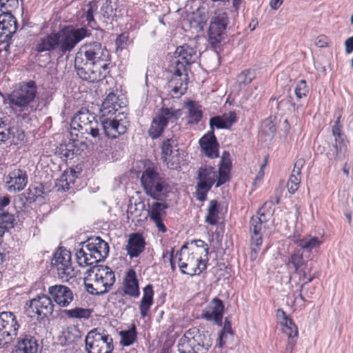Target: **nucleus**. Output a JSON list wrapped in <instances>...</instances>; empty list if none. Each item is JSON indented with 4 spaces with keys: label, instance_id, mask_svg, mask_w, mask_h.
I'll list each match as a JSON object with an SVG mask.
<instances>
[{
    "label": "nucleus",
    "instance_id": "60",
    "mask_svg": "<svg viewBox=\"0 0 353 353\" xmlns=\"http://www.w3.org/2000/svg\"><path fill=\"white\" fill-rule=\"evenodd\" d=\"M276 316L282 325L283 323H286L288 320L292 319L290 318L286 313L282 309H278L276 312Z\"/></svg>",
    "mask_w": 353,
    "mask_h": 353
},
{
    "label": "nucleus",
    "instance_id": "4",
    "mask_svg": "<svg viewBox=\"0 0 353 353\" xmlns=\"http://www.w3.org/2000/svg\"><path fill=\"white\" fill-rule=\"evenodd\" d=\"M84 279L86 291L92 295L100 296L108 293L115 283V274L107 265H95L86 272Z\"/></svg>",
    "mask_w": 353,
    "mask_h": 353
},
{
    "label": "nucleus",
    "instance_id": "20",
    "mask_svg": "<svg viewBox=\"0 0 353 353\" xmlns=\"http://www.w3.org/2000/svg\"><path fill=\"white\" fill-rule=\"evenodd\" d=\"M81 244L89 251V254H92L94 259L103 261L108 255L109 245L99 236L90 237Z\"/></svg>",
    "mask_w": 353,
    "mask_h": 353
},
{
    "label": "nucleus",
    "instance_id": "17",
    "mask_svg": "<svg viewBox=\"0 0 353 353\" xmlns=\"http://www.w3.org/2000/svg\"><path fill=\"white\" fill-rule=\"evenodd\" d=\"M24 132L17 125L0 118V145H17L24 138Z\"/></svg>",
    "mask_w": 353,
    "mask_h": 353
},
{
    "label": "nucleus",
    "instance_id": "8",
    "mask_svg": "<svg viewBox=\"0 0 353 353\" xmlns=\"http://www.w3.org/2000/svg\"><path fill=\"white\" fill-rule=\"evenodd\" d=\"M37 93V86L34 81L29 80L19 83L18 88L14 90L8 96L10 104L21 110L32 107Z\"/></svg>",
    "mask_w": 353,
    "mask_h": 353
},
{
    "label": "nucleus",
    "instance_id": "31",
    "mask_svg": "<svg viewBox=\"0 0 353 353\" xmlns=\"http://www.w3.org/2000/svg\"><path fill=\"white\" fill-rule=\"evenodd\" d=\"M267 221H263L262 218L258 216H252L250 220V232L251 234V242H254L256 245L262 244L261 229L262 225Z\"/></svg>",
    "mask_w": 353,
    "mask_h": 353
},
{
    "label": "nucleus",
    "instance_id": "44",
    "mask_svg": "<svg viewBox=\"0 0 353 353\" xmlns=\"http://www.w3.org/2000/svg\"><path fill=\"white\" fill-rule=\"evenodd\" d=\"M226 334H230L232 336L234 334V332L232 328L231 322L228 319V317L225 318L223 328L219 334L218 345L219 347H222L223 346V345L225 343V341H224V338L225 337Z\"/></svg>",
    "mask_w": 353,
    "mask_h": 353
},
{
    "label": "nucleus",
    "instance_id": "59",
    "mask_svg": "<svg viewBox=\"0 0 353 353\" xmlns=\"http://www.w3.org/2000/svg\"><path fill=\"white\" fill-rule=\"evenodd\" d=\"M9 0H0V8L7 9H14L18 7V0H14V3H10Z\"/></svg>",
    "mask_w": 353,
    "mask_h": 353
},
{
    "label": "nucleus",
    "instance_id": "22",
    "mask_svg": "<svg viewBox=\"0 0 353 353\" xmlns=\"http://www.w3.org/2000/svg\"><path fill=\"white\" fill-rule=\"evenodd\" d=\"M201 152L210 159L217 158L219 155V143L214 132H208L199 141Z\"/></svg>",
    "mask_w": 353,
    "mask_h": 353
},
{
    "label": "nucleus",
    "instance_id": "51",
    "mask_svg": "<svg viewBox=\"0 0 353 353\" xmlns=\"http://www.w3.org/2000/svg\"><path fill=\"white\" fill-rule=\"evenodd\" d=\"M186 65H187L181 61V60H177L176 61L172 77H173V81H175L177 77H182L183 76L185 77V74H188Z\"/></svg>",
    "mask_w": 353,
    "mask_h": 353
},
{
    "label": "nucleus",
    "instance_id": "24",
    "mask_svg": "<svg viewBox=\"0 0 353 353\" xmlns=\"http://www.w3.org/2000/svg\"><path fill=\"white\" fill-rule=\"evenodd\" d=\"M39 344L36 337L29 333H23L17 339V343L12 353H37Z\"/></svg>",
    "mask_w": 353,
    "mask_h": 353
},
{
    "label": "nucleus",
    "instance_id": "55",
    "mask_svg": "<svg viewBox=\"0 0 353 353\" xmlns=\"http://www.w3.org/2000/svg\"><path fill=\"white\" fill-rule=\"evenodd\" d=\"M128 41V35L127 33H121L120 34L115 40V45L117 47V50H122L127 46V42Z\"/></svg>",
    "mask_w": 353,
    "mask_h": 353
},
{
    "label": "nucleus",
    "instance_id": "21",
    "mask_svg": "<svg viewBox=\"0 0 353 353\" xmlns=\"http://www.w3.org/2000/svg\"><path fill=\"white\" fill-rule=\"evenodd\" d=\"M224 304L219 298H214L202 311L201 317L215 325L222 326Z\"/></svg>",
    "mask_w": 353,
    "mask_h": 353
},
{
    "label": "nucleus",
    "instance_id": "40",
    "mask_svg": "<svg viewBox=\"0 0 353 353\" xmlns=\"http://www.w3.org/2000/svg\"><path fill=\"white\" fill-rule=\"evenodd\" d=\"M272 200L265 201L263 206L257 211L258 216L262 218L263 221H268L273 216L274 209Z\"/></svg>",
    "mask_w": 353,
    "mask_h": 353
},
{
    "label": "nucleus",
    "instance_id": "28",
    "mask_svg": "<svg viewBox=\"0 0 353 353\" xmlns=\"http://www.w3.org/2000/svg\"><path fill=\"white\" fill-rule=\"evenodd\" d=\"M145 242L143 236L139 233L132 234L126 245L127 254L131 259L137 257L145 250Z\"/></svg>",
    "mask_w": 353,
    "mask_h": 353
},
{
    "label": "nucleus",
    "instance_id": "35",
    "mask_svg": "<svg viewBox=\"0 0 353 353\" xmlns=\"http://www.w3.org/2000/svg\"><path fill=\"white\" fill-rule=\"evenodd\" d=\"M168 208V205L166 203L162 202H154L150 205V210H148V214L150 219L153 221L162 219L165 216V209Z\"/></svg>",
    "mask_w": 353,
    "mask_h": 353
},
{
    "label": "nucleus",
    "instance_id": "37",
    "mask_svg": "<svg viewBox=\"0 0 353 353\" xmlns=\"http://www.w3.org/2000/svg\"><path fill=\"white\" fill-rule=\"evenodd\" d=\"M188 108V116L190 118L189 123H198L203 116V112L201 109V105H198L193 101H190L187 103Z\"/></svg>",
    "mask_w": 353,
    "mask_h": 353
},
{
    "label": "nucleus",
    "instance_id": "43",
    "mask_svg": "<svg viewBox=\"0 0 353 353\" xmlns=\"http://www.w3.org/2000/svg\"><path fill=\"white\" fill-rule=\"evenodd\" d=\"M277 108L284 112L294 111L296 104L294 102L293 97L290 95L284 97L278 102Z\"/></svg>",
    "mask_w": 353,
    "mask_h": 353
},
{
    "label": "nucleus",
    "instance_id": "13",
    "mask_svg": "<svg viewBox=\"0 0 353 353\" xmlns=\"http://www.w3.org/2000/svg\"><path fill=\"white\" fill-rule=\"evenodd\" d=\"M13 9H7L0 13V44H5V50H8L12 38L17 30V21L11 13Z\"/></svg>",
    "mask_w": 353,
    "mask_h": 353
},
{
    "label": "nucleus",
    "instance_id": "7",
    "mask_svg": "<svg viewBox=\"0 0 353 353\" xmlns=\"http://www.w3.org/2000/svg\"><path fill=\"white\" fill-rule=\"evenodd\" d=\"M229 23L228 14L223 10H216L210 19L208 28V41L216 52L221 49V42L226 36V30Z\"/></svg>",
    "mask_w": 353,
    "mask_h": 353
},
{
    "label": "nucleus",
    "instance_id": "58",
    "mask_svg": "<svg viewBox=\"0 0 353 353\" xmlns=\"http://www.w3.org/2000/svg\"><path fill=\"white\" fill-rule=\"evenodd\" d=\"M180 83H182V87L188 89V74H185V77H177L175 81H173V77L171 78L170 81L169 86H172V85H180Z\"/></svg>",
    "mask_w": 353,
    "mask_h": 353
},
{
    "label": "nucleus",
    "instance_id": "10",
    "mask_svg": "<svg viewBox=\"0 0 353 353\" xmlns=\"http://www.w3.org/2000/svg\"><path fill=\"white\" fill-rule=\"evenodd\" d=\"M181 115L180 109L172 108H161L152 119L150 127L148 131L152 139L159 138L164 132L169 122L174 123Z\"/></svg>",
    "mask_w": 353,
    "mask_h": 353
},
{
    "label": "nucleus",
    "instance_id": "12",
    "mask_svg": "<svg viewBox=\"0 0 353 353\" xmlns=\"http://www.w3.org/2000/svg\"><path fill=\"white\" fill-rule=\"evenodd\" d=\"M127 295L131 298L137 299L140 295L139 284L137 277L136 272L133 269H130L124 277L123 288L110 296L111 299L118 301L119 303L124 304L123 296Z\"/></svg>",
    "mask_w": 353,
    "mask_h": 353
},
{
    "label": "nucleus",
    "instance_id": "62",
    "mask_svg": "<svg viewBox=\"0 0 353 353\" xmlns=\"http://www.w3.org/2000/svg\"><path fill=\"white\" fill-rule=\"evenodd\" d=\"M305 164V160L302 158L299 159L294 163L292 173H295L301 175V169Z\"/></svg>",
    "mask_w": 353,
    "mask_h": 353
},
{
    "label": "nucleus",
    "instance_id": "19",
    "mask_svg": "<svg viewBox=\"0 0 353 353\" xmlns=\"http://www.w3.org/2000/svg\"><path fill=\"white\" fill-rule=\"evenodd\" d=\"M48 292L51 300H53L60 307H68L74 299L72 291L69 287L64 285H51L48 288Z\"/></svg>",
    "mask_w": 353,
    "mask_h": 353
},
{
    "label": "nucleus",
    "instance_id": "9",
    "mask_svg": "<svg viewBox=\"0 0 353 353\" xmlns=\"http://www.w3.org/2000/svg\"><path fill=\"white\" fill-rule=\"evenodd\" d=\"M179 267L182 274L190 276L199 275L206 269V262L201 259L197 252L190 253L187 245H183L180 251L177 252Z\"/></svg>",
    "mask_w": 353,
    "mask_h": 353
},
{
    "label": "nucleus",
    "instance_id": "57",
    "mask_svg": "<svg viewBox=\"0 0 353 353\" xmlns=\"http://www.w3.org/2000/svg\"><path fill=\"white\" fill-rule=\"evenodd\" d=\"M230 171H225V170H219V174L217 175V180H216V187L218 188V187H220L221 185H222L223 184H224L225 183H226L227 181H229L230 179V177H229V173H230Z\"/></svg>",
    "mask_w": 353,
    "mask_h": 353
},
{
    "label": "nucleus",
    "instance_id": "45",
    "mask_svg": "<svg viewBox=\"0 0 353 353\" xmlns=\"http://www.w3.org/2000/svg\"><path fill=\"white\" fill-rule=\"evenodd\" d=\"M283 332L288 336L289 339H295L298 336V329L292 319L288 320L286 323H283Z\"/></svg>",
    "mask_w": 353,
    "mask_h": 353
},
{
    "label": "nucleus",
    "instance_id": "38",
    "mask_svg": "<svg viewBox=\"0 0 353 353\" xmlns=\"http://www.w3.org/2000/svg\"><path fill=\"white\" fill-rule=\"evenodd\" d=\"M121 336L120 343L123 346H130L134 343L137 340V332L134 324L131 325V327L128 330H122L119 332Z\"/></svg>",
    "mask_w": 353,
    "mask_h": 353
},
{
    "label": "nucleus",
    "instance_id": "1",
    "mask_svg": "<svg viewBox=\"0 0 353 353\" xmlns=\"http://www.w3.org/2000/svg\"><path fill=\"white\" fill-rule=\"evenodd\" d=\"M99 121L97 116L87 109H82L77 112L71 121V128L92 136L96 140L102 139L100 134V127L102 128L104 134L109 139H115L124 134L130 126L128 114L122 112L117 115L99 116Z\"/></svg>",
    "mask_w": 353,
    "mask_h": 353
},
{
    "label": "nucleus",
    "instance_id": "32",
    "mask_svg": "<svg viewBox=\"0 0 353 353\" xmlns=\"http://www.w3.org/2000/svg\"><path fill=\"white\" fill-rule=\"evenodd\" d=\"M154 290L152 284H148L143 288V294L139 305L140 314L143 318L148 315L153 304Z\"/></svg>",
    "mask_w": 353,
    "mask_h": 353
},
{
    "label": "nucleus",
    "instance_id": "33",
    "mask_svg": "<svg viewBox=\"0 0 353 353\" xmlns=\"http://www.w3.org/2000/svg\"><path fill=\"white\" fill-rule=\"evenodd\" d=\"M75 256L77 259V262L79 266L85 267V266H91L94 264H96L99 262L103 261L102 260H98V259L93 258L92 254H89V251L87 250H85L83 247L80 249L77 250L75 253Z\"/></svg>",
    "mask_w": 353,
    "mask_h": 353
},
{
    "label": "nucleus",
    "instance_id": "14",
    "mask_svg": "<svg viewBox=\"0 0 353 353\" xmlns=\"http://www.w3.org/2000/svg\"><path fill=\"white\" fill-rule=\"evenodd\" d=\"M19 324L16 316L11 312L0 313V345L10 343L17 336Z\"/></svg>",
    "mask_w": 353,
    "mask_h": 353
},
{
    "label": "nucleus",
    "instance_id": "16",
    "mask_svg": "<svg viewBox=\"0 0 353 353\" xmlns=\"http://www.w3.org/2000/svg\"><path fill=\"white\" fill-rule=\"evenodd\" d=\"M27 305H28V312L34 314V315L29 314L31 317L37 314L38 319H43L53 312L54 304L50 297L46 294H38L30 300Z\"/></svg>",
    "mask_w": 353,
    "mask_h": 353
},
{
    "label": "nucleus",
    "instance_id": "27",
    "mask_svg": "<svg viewBox=\"0 0 353 353\" xmlns=\"http://www.w3.org/2000/svg\"><path fill=\"white\" fill-rule=\"evenodd\" d=\"M217 174L212 166L203 165L199 168L197 174L199 186L205 188L212 187L216 182Z\"/></svg>",
    "mask_w": 353,
    "mask_h": 353
},
{
    "label": "nucleus",
    "instance_id": "23",
    "mask_svg": "<svg viewBox=\"0 0 353 353\" xmlns=\"http://www.w3.org/2000/svg\"><path fill=\"white\" fill-rule=\"evenodd\" d=\"M125 104L119 99V96L114 92H110L103 100L100 108L99 116L117 115L119 110L125 107Z\"/></svg>",
    "mask_w": 353,
    "mask_h": 353
},
{
    "label": "nucleus",
    "instance_id": "42",
    "mask_svg": "<svg viewBox=\"0 0 353 353\" xmlns=\"http://www.w3.org/2000/svg\"><path fill=\"white\" fill-rule=\"evenodd\" d=\"M347 140L346 139L345 136H339V137H335V142L333 143V147L334 148V152L336 157H340L347 150Z\"/></svg>",
    "mask_w": 353,
    "mask_h": 353
},
{
    "label": "nucleus",
    "instance_id": "30",
    "mask_svg": "<svg viewBox=\"0 0 353 353\" xmlns=\"http://www.w3.org/2000/svg\"><path fill=\"white\" fill-rule=\"evenodd\" d=\"M174 55L185 64L190 65L194 63L196 57V50L188 44L178 46L174 52Z\"/></svg>",
    "mask_w": 353,
    "mask_h": 353
},
{
    "label": "nucleus",
    "instance_id": "54",
    "mask_svg": "<svg viewBox=\"0 0 353 353\" xmlns=\"http://www.w3.org/2000/svg\"><path fill=\"white\" fill-rule=\"evenodd\" d=\"M114 8L112 2L106 0L101 8V12L103 17L105 19H110L113 14Z\"/></svg>",
    "mask_w": 353,
    "mask_h": 353
},
{
    "label": "nucleus",
    "instance_id": "18",
    "mask_svg": "<svg viewBox=\"0 0 353 353\" xmlns=\"http://www.w3.org/2000/svg\"><path fill=\"white\" fill-rule=\"evenodd\" d=\"M5 179L6 189L10 192H17L23 190L28 182V173L22 169L11 170Z\"/></svg>",
    "mask_w": 353,
    "mask_h": 353
},
{
    "label": "nucleus",
    "instance_id": "25",
    "mask_svg": "<svg viewBox=\"0 0 353 353\" xmlns=\"http://www.w3.org/2000/svg\"><path fill=\"white\" fill-rule=\"evenodd\" d=\"M303 252L301 250H294L289 259V264L293 265L296 273L306 278V275L312 270V266L309 261L304 259Z\"/></svg>",
    "mask_w": 353,
    "mask_h": 353
},
{
    "label": "nucleus",
    "instance_id": "29",
    "mask_svg": "<svg viewBox=\"0 0 353 353\" xmlns=\"http://www.w3.org/2000/svg\"><path fill=\"white\" fill-rule=\"evenodd\" d=\"M79 143L77 139H70L68 143L60 144L56 148V154L65 161L72 159L79 154Z\"/></svg>",
    "mask_w": 353,
    "mask_h": 353
},
{
    "label": "nucleus",
    "instance_id": "11",
    "mask_svg": "<svg viewBox=\"0 0 353 353\" xmlns=\"http://www.w3.org/2000/svg\"><path fill=\"white\" fill-rule=\"evenodd\" d=\"M85 343L88 353H112L114 350L112 336L105 330L99 332L96 328L88 333Z\"/></svg>",
    "mask_w": 353,
    "mask_h": 353
},
{
    "label": "nucleus",
    "instance_id": "2",
    "mask_svg": "<svg viewBox=\"0 0 353 353\" xmlns=\"http://www.w3.org/2000/svg\"><path fill=\"white\" fill-rule=\"evenodd\" d=\"M111 55L101 43L83 44L76 54L74 69L83 81L94 83L105 79L110 72Z\"/></svg>",
    "mask_w": 353,
    "mask_h": 353
},
{
    "label": "nucleus",
    "instance_id": "63",
    "mask_svg": "<svg viewBox=\"0 0 353 353\" xmlns=\"http://www.w3.org/2000/svg\"><path fill=\"white\" fill-rule=\"evenodd\" d=\"M10 203V198L8 195L0 196V212L6 210L5 208Z\"/></svg>",
    "mask_w": 353,
    "mask_h": 353
},
{
    "label": "nucleus",
    "instance_id": "52",
    "mask_svg": "<svg viewBox=\"0 0 353 353\" xmlns=\"http://www.w3.org/2000/svg\"><path fill=\"white\" fill-rule=\"evenodd\" d=\"M253 79L252 72L249 70H245L237 76L236 81L239 85H246L250 84Z\"/></svg>",
    "mask_w": 353,
    "mask_h": 353
},
{
    "label": "nucleus",
    "instance_id": "36",
    "mask_svg": "<svg viewBox=\"0 0 353 353\" xmlns=\"http://www.w3.org/2000/svg\"><path fill=\"white\" fill-rule=\"evenodd\" d=\"M219 203L216 200H211L208 208V214L205 221L211 225H215L218 223L219 213Z\"/></svg>",
    "mask_w": 353,
    "mask_h": 353
},
{
    "label": "nucleus",
    "instance_id": "53",
    "mask_svg": "<svg viewBox=\"0 0 353 353\" xmlns=\"http://www.w3.org/2000/svg\"><path fill=\"white\" fill-rule=\"evenodd\" d=\"M163 162L167 165V167L171 170H176L179 167L180 160L178 154H172V156H166L161 157Z\"/></svg>",
    "mask_w": 353,
    "mask_h": 353
},
{
    "label": "nucleus",
    "instance_id": "50",
    "mask_svg": "<svg viewBox=\"0 0 353 353\" xmlns=\"http://www.w3.org/2000/svg\"><path fill=\"white\" fill-rule=\"evenodd\" d=\"M232 168V162L230 159V154L228 151H224L222 153L220 162L219 163V170L230 171Z\"/></svg>",
    "mask_w": 353,
    "mask_h": 353
},
{
    "label": "nucleus",
    "instance_id": "26",
    "mask_svg": "<svg viewBox=\"0 0 353 353\" xmlns=\"http://www.w3.org/2000/svg\"><path fill=\"white\" fill-rule=\"evenodd\" d=\"M236 121L237 117L234 112H230L228 114H224L222 116L212 117L210 119V130L209 132H214V128L230 129Z\"/></svg>",
    "mask_w": 353,
    "mask_h": 353
},
{
    "label": "nucleus",
    "instance_id": "56",
    "mask_svg": "<svg viewBox=\"0 0 353 353\" xmlns=\"http://www.w3.org/2000/svg\"><path fill=\"white\" fill-rule=\"evenodd\" d=\"M211 187L202 188L199 186V183H197L195 192L196 199L200 201H205L207 199V194L211 190Z\"/></svg>",
    "mask_w": 353,
    "mask_h": 353
},
{
    "label": "nucleus",
    "instance_id": "49",
    "mask_svg": "<svg viewBox=\"0 0 353 353\" xmlns=\"http://www.w3.org/2000/svg\"><path fill=\"white\" fill-rule=\"evenodd\" d=\"M79 334V330L75 327L68 329L63 332L65 341L68 343L77 342L81 339Z\"/></svg>",
    "mask_w": 353,
    "mask_h": 353
},
{
    "label": "nucleus",
    "instance_id": "39",
    "mask_svg": "<svg viewBox=\"0 0 353 353\" xmlns=\"http://www.w3.org/2000/svg\"><path fill=\"white\" fill-rule=\"evenodd\" d=\"M322 241L316 236H307L303 237L301 242H300L299 250H305L307 252H311L313 250L317 249L321 245Z\"/></svg>",
    "mask_w": 353,
    "mask_h": 353
},
{
    "label": "nucleus",
    "instance_id": "46",
    "mask_svg": "<svg viewBox=\"0 0 353 353\" xmlns=\"http://www.w3.org/2000/svg\"><path fill=\"white\" fill-rule=\"evenodd\" d=\"M301 183V175L295 173L291 174L287 183V188L290 194H294L299 189Z\"/></svg>",
    "mask_w": 353,
    "mask_h": 353
},
{
    "label": "nucleus",
    "instance_id": "15",
    "mask_svg": "<svg viewBox=\"0 0 353 353\" xmlns=\"http://www.w3.org/2000/svg\"><path fill=\"white\" fill-rule=\"evenodd\" d=\"M61 279L68 280L74 276V270L71 263V253L66 249L59 248L54 254L51 261Z\"/></svg>",
    "mask_w": 353,
    "mask_h": 353
},
{
    "label": "nucleus",
    "instance_id": "48",
    "mask_svg": "<svg viewBox=\"0 0 353 353\" xmlns=\"http://www.w3.org/2000/svg\"><path fill=\"white\" fill-rule=\"evenodd\" d=\"M175 141L173 139H167L164 140L161 146V157L172 156L174 154L173 146Z\"/></svg>",
    "mask_w": 353,
    "mask_h": 353
},
{
    "label": "nucleus",
    "instance_id": "41",
    "mask_svg": "<svg viewBox=\"0 0 353 353\" xmlns=\"http://www.w3.org/2000/svg\"><path fill=\"white\" fill-rule=\"evenodd\" d=\"M64 312L70 318L88 319L90 318L92 311L88 308L75 307L65 310Z\"/></svg>",
    "mask_w": 353,
    "mask_h": 353
},
{
    "label": "nucleus",
    "instance_id": "3",
    "mask_svg": "<svg viewBox=\"0 0 353 353\" xmlns=\"http://www.w3.org/2000/svg\"><path fill=\"white\" fill-rule=\"evenodd\" d=\"M86 28H75L64 26L59 31H53L40 36L34 44V50L37 53L57 52L64 55L74 50L83 39L90 36Z\"/></svg>",
    "mask_w": 353,
    "mask_h": 353
},
{
    "label": "nucleus",
    "instance_id": "34",
    "mask_svg": "<svg viewBox=\"0 0 353 353\" xmlns=\"http://www.w3.org/2000/svg\"><path fill=\"white\" fill-rule=\"evenodd\" d=\"M14 215L8 210L0 212V239L5 232L8 231L14 226Z\"/></svg>",
    "mask_w": 353,
    "mask_h": 353
},
{
    "label": "nucleus",
    "instance_id": "61",
    "mask_svg": "<svg viewBox=\"0 0 353 353\" xmlns=\"http://www.w3.org/2000/svg\"><path fill=\"white\" fill-rule=\"evenodd\" d=\"M171 88V92L179 96H181L184 94L187 90V88L182 87V83H180V85H172V86H170Z\"/></svg>",
    "mask_w": 353,
    "mask_h": 353
},
{
    "label": "nucleus",
    "instance_id": "5",
    "mask_svg": "<svg viewBox=\"0 0 353 353\" xmlns=\"http://www.w3.org/2000/svg\"><path fill=\"white\" fill-rule=\"evenodd\" d=\"M141 183L145 193L157 201H164L170 192L166 179L154 168L148 167L142 172Z\"/></svg>",
    "mask_w": 353,
    "mask_h": 353
},
{
    "label": "nucleus",
    "instance_id": "64",
    "mask_svg": "<svg viewBox=\"0 0 353 353\" xmlns=\"http://www.w3.org/2000/svg\"><path fill=\"white\" fill-rule=\"evenodd\" d=\"M89 8L86 12L85 18L86 21L88 22L90 21L93 20L94 19V12L97 10V6L95 4L92 5L91 3H89Z\"/></svg>",
    "mask_w": 353,
    "mask_h": 353
},
{
    "label": "nucleus",
    "instance_id": "6",
    "mask_svg": "<svg viewBox=\"0 0 353 353\" xmlns=\"http://www.w3.org/2000/svg\"><path fill=\"white\" fill-rule=\"evenodd\" d=\"M212 343L207 336L196 327L187 330L178 343L179 353H207Z\"/></svg>",
    "mask_w": 353,
    "mask_h": 353
},
{
    "label": "nucleus",
    "instance_id": "47",
    "mask_svg": "<svg viewBox=\"0 0 353 353\" xmlns=\"http://www.w3.org/2000/svg\"><path fill=\"white\" fill-rule=\"evenodd\" d=\"M309 90L310 89L305 80L302 79L299 81L294 89L296 97L298 99H301L303 97H306L309 92Z\"/></svg>",
    "mask_w": 353,
    "mask_h": 353
}]
</instances>
